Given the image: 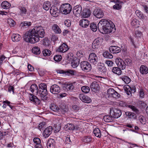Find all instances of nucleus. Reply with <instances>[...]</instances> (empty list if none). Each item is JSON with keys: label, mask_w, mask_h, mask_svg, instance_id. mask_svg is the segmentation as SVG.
<instances>
[{"label": "nucleus", "mask_w": 148, "mask_h": 148, "mask_svg": "<svg viewBox=\"0 0 148 148\" xmlns=\"http://www.w3.org/2000/svg\"><path fill=\"white\" fill-rule=\"evenodd\" d=\"M64 128L66 130H73L75 129V127L74 124L71 123H68L66 125Z\"/></svg>", "instance_id": "58836bf2"}, {"label": "nucleus", "mask_w": 148, "mask_h": 148, "mask_svg": "<svg viewBox=\"0 0 148 148\" xmlns=\"http://www.w3.org/2000/svg\"><path fill=\"white\" fill-rule=\"evenodd\" d=\"M127 107L131 109L136 114H139V110L136 107L132 105L128 104Z\"/></svg>", "instance_id": "de8ad7c7"}, {"label": "nucleus", "mask_w": 148, "mask_h": 148, "mask_svg": "<svg viewBox=\"0 0 148 148\" xmlns=\"http://www.w3.org/2000/svg\"><path fill=\"white\" fill-rule=\"evenodd\" d=\"M113 117L112 115L109 116L108 115H105L104 116L103 119L104 121L107 122H111L113 120Z\"/></svg>", "instance_id": "4c0bfd02"}, {"label": "nucleus", "mask_w": 148, "mask_h": 148, "mask_svg": "<svg viewBox=\"0 0 148 148\" xmlns=\"http://www.w3.org/2000/svg\"><path fill=\"white\" fill-rule=\"evenodd\" d=\"M58 9L56 7L52 6L50 10V13L54 17H56L58 15Z\"/></svg>", "instance_id": "6ab92c4d"}, {"label": "nucleus", "mask_w": 148, "mask_h": 148, "mask_svg": "<svg viewBox=\"0 0 148 148\" xmlns=\"http://www.w3.org/2000/svg\"><path fill=\"white\" fill-rule=\"evenodd\" d=\"M80 64L82 70L85 72H89L91 71L92 69V66L91 64L87 61H83L81 62Z\"/></svg>", "instance_id": "20e7f679"}, {"label": "nucleus", "mask_w": 148, "mask_h": 148, "mask_svg": "<svg viewBox=\"0 0 148 148\" xmlns=\"http://www.w3.org/2000/svg\"><path fill=\"white\" fill-rule=\"evenodd\" d=\"M8 23L10 27H14L16 24V23L15 21L11 18L8 19Z\"/></svg>", "instance_id": "864d4df0"}, {"label": "nucleus", "mask_w": 148, "mask_h": 148, "mask_svg": "<svg viewBox=\"0 0 148 148\" xmlns=\"http://www.w3.org/2000/svg\"><path fill=\"white\" fill-rule=\"evenodd\" d=\"M81 90L83 92L88 93L90 91V89L89 87L87 86H83L82 87Z\"/></svg>", "instance_id": "13d9d810"}, {"label": "nucleus", "mask_w": 148, "mask_h": 148, "mask_svg": "<svg viewBox=\"0 0 148 148\" xmlns=\"http://www.w3.org/2000/svg\"><path fill=\"white\" fill-rule=\"evenodd\" d=\"M103 39L101 37H98L95 39L93 41L92 45V48L94 49L98 50L99 51V49H98L99 47L101 44L103 42ZM97 50L96 51L95 53H97Z\"/></svg>", "instance_id": "39448f33"}, {"label": "nucleus", "mask_w": 148, "mask_h": 148, "mask_svg": "<svg viewBox=\"0 0 148 148\" xmlns=\"http://www.w3.org/2000/svg\"><path fill=\"white\" fill-rule=\"evenodd\" d=\"M103 56L106 58H112L113 57V56L112 54L107 51H105L103 54Z\"/></svg>", "instance_id": "a18cd8bd"}, {"label": "nucleus", "mask_w": 148, "mask_h": 148, "mask_svg": "<svg viewBox=\"0 0 148 148\" xmlns=\"http://www.w3.org/2000/svg\"><path fill=\"white\" fill-rule=\"evenodd\" d=\"M143 7V9L146 13H148V5L145 4L141 5Z\"/></svg>", "instance_id": "774afa93"}, {"label": "nucleus", "mask_w": 148, "mask_h": 148, "mask_svg": "<svg viewBox=\"0 0 148 148\" xmlns=\"http://www.w3.org/2000/svg\"><path fill=\"white\" fill-rule=\"evenodd\" d=\"M60 110H61V111L63 114L64 113L68 110L67 107L63 103H61L60 105Z\"/></svg>", "instance_id": "e433bc0d"}, {"label": "nucleus", "mask_w": 148, "mask_h": 148, "mask_svg": "<svg viewBox=\"0 0 148 148\" xmlns=\"http://www.w3.org/2000/svg\"><path fill=\"white\" fill-rule=\"evenodd\" d=\"M90 86L91 90L93 92H96L99 90V85L98 83L96 81L93 82L91 84Z\"/></svg>", "instance_id": "f8f14e48"}, {"label": "nucleus", "mask_w": 148, "mask_h": 148, "mask_svg": "<svg viewBox=\"0 0 148 148\" xmlns=\"http://www.w3.org/2000/svg\"><path fill=\"white\" fill-rule=\"evenodd\" d=\"M52 29L56 34H60L61 33L62 31L61 29L57 24H54L53 25Z\"/></svg>", "instance_id": "393cba45"}, {"label": "nucleus", "mask_w": 148, "mask_h": 148, "mask_svg": "<svg viewBox=\"0 0 148 148\" xmlns=\"http://www.w3.org/2000/svg\"><path fill=\"white\" fill-rule=\"evenodd\" d=\"M32 51L34 54L36 55L39 54L41 52L40 48L36 46L34 47L33 48Z\"/></svg>", "instance_id": "c9c22d12"}, {"label": "nucleus", "mask_w": 148, "mask_h": 148, "mask_svg": "<svg viewBox=\"0 0 148 148\" xmlns=\"http://www.w3.org/2000/svg\"><path fill=\"white\" fill-rule=\"evenodd\" d=\"M93 15L97 18H100L103 17L104 13L103 10L100 8L95 9L93 11Z\"/></svg>", "instance_id": "6e6552de"}, {"label": "nucleus", "mask_w": 148, "mask_h": 148, "mask_svg": "<svg viewBox=\"0 0 148 148\" xmlns=\"http://www.w3.org/2000/svg\"><path fill=\"white\" fill-rule=\"evenodd\" d=\"M92 140V137L90 136H84L82 139V141L86 143H89L91 142Z\"/></svg>", "instance_id": "f704fd0d"}, {"label": "nucleus", "mask_w": 148, "mask_h": 148, "mask_svg": "<svg viewBox=\"0 0 148 148\" xmlns=\"http://www.w3.org/2000/svg\"><path fill=\"white\" fill-rule=\"evenodd\" d=\"M121 69L118 67H113L112 69V71L114 73L119 75H121L122 73V72Z\"/></svg>", "instance_id": "cd10ccee"}, {"label": "nucleus", "mask_w": 148, "mask_h": 148, "mask_svg": "<svg viewBox=\"0 0 148 148\" xmlns=\"http://www.w3.org/2000/svg\"><path fill=\"white\" fill-rule=\"evenodd\" d=\"M64 88L67 90H73L74 88V86L72 83H66L64 85Z\"/></svg>", "instance_id": "473e14b6"}, {"label": "nucleus", "mask_w": 148, "mask_h": 148, "mask_svg": "<svg viewBox=\"0 0 148 148\" xmlns=\"http://www.w3.org/2000/svg\"><path fill=\"white\" fill-rule=\"evenodd\" d=\"M139 92L140 97L142 98H144L145 94L142 88H140L139 90Z\"/></svg>", "instance_id": "0e129e2a"}, {"label": "nucleus", "mask_w": 148, "mask_h": 148, "mask_svg": "<svg viewBox=\"0 0 148 148\" xmlns=\"http://www.w3.org/2000/svg\"><path fill=\"white\" fill-rule=\"evenodd\" d=\"M112 21H108L105 19H102L98 24V28L100 32L103 34H107L114 32L115 29L112 24Z\"/></svg>", "instance_id": "f03ea898"}, {"label": "nucleus", "mask_w": 148, "mask_h": 148, "mask_svg": "<svg viewBox=\"0 0 148 148\" xmlns=\"http://www.w3.org/2000/svg\"><path fill=\"white\" fill-rule=\"evenodd\" d=\"M18 8L19 10V13L20 15L23 16L26 14L27 10L25 7L22 6H19V7Z\"/></svg>", "instance_id": "c756f323"}, {"label": "nucleus", "mask_w": 148, "mask_h": 148, "mask_svg": "<svg viewBox=\"0 0 148 148\" xmlns=\"http://www.w3.org/2000/svg\"><path fill=\"white\" fill-rule=\"evenodd\" d=\"M98 69L99 71L102 73H105L107 71V69L102 63H100L98 66Z\"/></svg>", "instance_id": "5701e85b"}, {"label": "nucleus", "mask_w": 148, "mask_h": 148, "mask_svg": "<svg viewBox=\"0 0 148 148\" xmlns=\"http://www.w3.org/2000/svg\"><path fill=\"white\" fill-rule=\"evenodd\" d=\"M62 57L60 55H56L53 58L54 60L57 62H59L61 60Z\"/></svg>", "instance_id": "052dcab7"}, {"label": "nucleus", "mask_w": 148, "mask_h": 148, "mask_svg": "<svg viewBox=\"0 0 148 148\" xmlns=\"http://www.w3.org/2000/svg\"><path fill=\"white\" fill-rule=\"evenodd\" d=\"M82 6L79 5H77L73 8V13L77 17L80 16L82 12Z\"/></svg>", "instance_id": "1a4fd4ad"}, {"label": "nucleus", "mask_w": 148, "mask_h": 148, "mask_svg": "<svg viewBox=\"0 0 148 148\" xmlns=\"http://www.w3.org/2000/svg\"><path fill=\"white\" fill-rule=\"evenodd\" d=\"M140 71L142 74H147L148 73V68L144 65H142L140 67Z\"/></svg>", "instance_id": "bb28decb"}, {"label": "nucleus", "mask_w": 148, "mask_h": 148, "mask_svg": "<svg viewBox=\"0 0 148 148\" xmlns=\"http://www.w3.org/2000/svg\"><path fill=\"white\" fill-rule=\"evenodd\" d=\"M88 60L90 62L94 65L97 64L98 62V59L95 53H90L88 57Z\"/></svg>", "instance_id": "0eeeda50"}, {"label": "nucleus", "mask_w": 148, "mask_h": 148, "mask_svg": "<svg viewBox=\"0 0 148 148\" xmlns=\"http://www.w3.org/2000/svg\"><path fill=\"white\" fill-rule=\"evenodd\" d=\"M90 27L91 30L93 32H95L97 30V25L94 23H93L90 24Z\"/></svg>", "instance_id": "4d7b16f0"}, {"label": "nucleus", "mask_w": 148, "mask_h": 148, "mask_svg": "<svg viewBox=\"0 0 148 148\" xmlns=\"http://www.w3.org/2000/svg\"><path fill=\"white\" fill-rule=\"evenodd\" d=\"M43 54L44 56H49L51 54V51L49 49H45L42 51Z\"/></svg>", "instance_id": "5fc2aeb1"}, {"label": "nucleus", "mask_w": 148, "mask_h": 148, "mask_svg": "<svg viewBox=\"0 0 148 148\" xmlns=\"http://www.w3.org/2000/svg\"><path fill=\"white\" fill-rule=\"evenodd\" d=\"M79 98L81 101L85 103H89L91 101L90 98L86 95H84L82 94L80 95Z\"/></svg>", "instance_id": "a211bd4d"}, {"label": "nucleus", "mask_w": 148, "mask_h": 148, "mask_svg": "<svg viewBox=\"0 0 148 148\" xmlns=\"http://www.w3.org/2000/svg\"><path fill=\"white\" fill-rule=\"evenodd\" d=\"M46 126V123L45 122H42L40 123L38 125L37 128L40 131L41 130H43V129L45 128Z\"/></svg>", "instance_id": "37998d69"}, {"label": "nucleus", "mask_w": 148, "mask_h": 148, "mask_svg": "<svg viewBox=\"0 0 148 148\" xmlns=\"http://www.w3.org/2000/svg\"><path fill=\"white\" fill-rule=\"evenodd\" d=\"M89 24V21L86 19H82L80 21L79 25L83 27H87Z\"/></svg>", "instance_id": "4be33fe9"}, {"label": "nucleus", "mask_w": 148, "mask_h": 148, "mask_svg": "<svg viewBox=\"0 0 148 148\" xmlns=\"http://www.w3.org/2000/svg\"><path fill=\"white\" fill-rule=\"evenodd\" d=\"M94 134L96 136L100 138L101 136V133L100 130L98 128H95L93 130Z\"/></svg>", "instance_id": "72a5a7b5"}, {"label": "nucleus", "mask_w": 148, "mask_h": 148, "mask_svg": "<svg viewBox=\"0 0 148 148\" xmlns=\"http://www.w3.org/2000/svg\"><path fill=\"white\" fill-rule=\"evenodd\" d=\"M120 78L126 84L129 83L131 81L130 79L127 76L124 75L121 77Z\"/></svg>", "instance_id": "a19ab883"}, {"label": "nucleus", "mask_w": 148, "mask_h": 148, "mask_svg": "<svg viewBox=\"0 0 148 148\" xmlns=\"http://www.w3.org/2000/svg\"><path fill=\"white\" fill-rule=\"evenodd\" d=\"M69 49L68 46L65 43H63L58 49L57 51L62 53L66 51Z\"/></svg>", "instance_id": "f3484780"}, {"label": "nucleus", "mask_w": 148, "mask_h": 148, "mask_svg": "<svg viewBox=\"0 0 148 148\" xmlns=\"http://www.w3.org/2000/svg\"><path fill=\"white\" fill-rule=\"evenodd\" d=\"M123 3H117L116 4L114 5L113 8L114 9L119 10L121 9L122 8V4Z\"/></svg>", "instance_id": "8fccbe9b"}, {"label": "nucleus", "mask_w": 148, "mask_h": 148, "mask_svg": "<svg viewBox=\"0 0 148 148\" xmlns=\"http://www.w3.org/2000/svg\"><path fill=\"white\" fill-rule=\"evenodd\" d=\"M29 90L32 93L35 91L36 95L38 94V89L37 86L35 84H32Z\"/></svg>", "instance_id": "b1692460"}, {"label": "nucleus", "mask_w": 148, "mask_h": 148, "mask_svg": "<svg viewBox=\"0 0 148 148\" xmlns=\"http://www.w3.org/2000/svg\"><path fill=\"white\" fill-rule=\"evenodd\" d=\"M91 12L88 9L84 8L82 13L81 15L84 18H88L90 15Z\"/></svg>", "instance_id": "412c9836"}, {"label": "nucleus", "mask_w": 148, "mask_h": 148, "mask_svg": "<svg viewBox=\"0 0 148 148\" xmlns=\"http://www.w3.org/2000/svg\"><path fill=\"white\" fill-rule=\"evenodd\" d=\"M115 62L119 67L122 70L124 69L125 68V64L124 61L120 58H117L116 59Z\"/></svg>", "instance_id": "ddd939ff"}, {"label": "nucleus", "mask_w": 148, "mask_h": 148, "mask_svg": "<svg viewBox=\"0 0 148 148\" xmlns=\"http://www.w3.org/2000/svg\"><path fill=\"white\" fill-rule=\"evenodd\" d=\"M125 114L130 118L136 119V117L135 114L133 112H127L125 113Z\"/></svg>", "instance_id": "49530a36"}, {"label": "nucleus", "mask_w": 148, "mask_h": 148, "mask_svg": "<svg viewBox=\"0 0 148 148\" xmlns=\"http://www.w3.org/2000/svg\"><path fill=\"white\" fill-rule=\"evenodd\" d=\"M38 95L40 97L42 100L45 101L47 100L48 97L47 96V90H38Z\"/></svg>", "instance_id": "9d476101"}, {"label": "nucleus", "mask_w": 148, "mask_h": 148, "mask_svg": "<svg viewBox=\"0 0 148 148\" xmlns=\"http://www.w3.org/2000/svg\"><path fill=\"white\" fill-rule=\"evenodd\" d=\"M50 108L51 110L55 112H59L60 110V108L58 106L54 103L51 104Z\"/></svg>", "instance_id": "7c9ffc66"}, {"label": "nucleus", "mask_w": 148, "mask_h": 148, "mask_svg": "<svg viewBox=\"0 0 148 148\" xmlns=\"http://www.w3.org/2000/svg\"><path fill=\"white\" fill-rule=\"evenodd\" d=\"M72 9V6L69 3H64L62 4L60 8V11L63 14L66 15L71 12Z\"/></svg>", "instance_id": "7ed1b4c3"}, {"label": "nucleus", "mask_w": 148, "mask_h": 148, "mask_svg": "<svg viewBox=\"0 0 148 148\" xmlns=\"http://www.w3.org/2000/svg\"><path fill=\"white\" fill-rule=\"evenodd\" d=\"M45 33L42 27L40 26H35L31 31L25 33L23 37L25 41L31 43H34L39 40L40 37H43Z\"/></svg>", "instance_id": "f257e3e1"}, {"label": "nucleus", "mask_w": 148, "mask_h": 148, "mask_svg": "<svg viewBox=\"0 0 148 148\" xmlns=\"http://www.w3.org/2000/svg\"><path fill=\"white\" fill-rule=\"evenodd\" d=\"M138 120L140 123L143 124H144L146 122L145 119L143 116L141 115H140L139 116Z\"/></svg>", "instance_id": "e2e57ef3"}, {"label": "nucleus", "mask_w": 148, "mask_h": 148, "mask_svg": "<svg viewBox=\"0 0 148 148\" xmlns=\"http://www.w3.org/2000/svg\"><path fill=\"white\" fill-rule=\"evenodd\" d=\"M124 62L125 64V66L126 65L128 66H130L132 64V60L128 58H126Z\"/></svg>", "instance_id": "bf43d9fd"}, {"label": "nucleus", "mask_w": 148, "mask_h": 148, "mask_svg": "<svg viewBox=\"0 0 148 148\" xmlns=\"http://www.w3.org/2000/svg\"><path fill=\"white\" fill-rule=\"evenodd\" d=\"M137 16L140 19H145V17L142 13L140 10H137L135 12Z\"/></svg>", "instance_id": "79ce46f5"}, {"label": "nucleus", "mask_w": 148, "mask_h": 148, "mask_svg": "<svg viewBox=\"0 0 148 148\" xmlns=\"http://www.w3.org/2000/svg\"><path fill=\"white\" fill-rule=\"evenodd\" d=\"M50 91L53 94H57L60 91V86L57 85H53L50 87Z\"/></svg>", "instance_id": "9b49d317"}, {"label": "nucleus", "mask_w": 148, "mask_h": 148, "mask_svg": "<svg viewBox=\"0 0 148 148\" xmlns=\"http://www.w3.org/2000/svg\"><path fill=\"white\" fill-rule=\"evenodd\" d=\"M53 130L52 127L50 126L45 129L43 133V135L45 138H48L51 134Z\"/></svg>", "instance_id": "2eb2a0df"}, {"label": "nucleus", "mask_w": 148, "mask_h": 148, "mask_svg": "<svg viewBox=\"0 0 148 148\" xmlns=\"http://www.w3.org/2000/svg\"><path fill=\"white\" fill-rule=\"evenodd\" d=\"M120 96V94L118 93L116 91H114V93H112L109 97H113L114 98L118 99Z\"/></svg>", "instance_id": "6e6d98bb"}, {"label": "nucleus", "mask_w": 148, "mask_h": 148, "mask_svg": "<svg viewBox=\"0 0 148 148\" xmlns=\"http://www.w3.org/2000/svg\"><path fill=\"white\" fill-rule=\"evenodd\" d=\"M124 88L125 92L128 95H130L131 94V88L129 86L126 85L124 86Z\"/></svg>", "instance_id": "3c124183"}, {"label": "nucleus", "mask_w": 148, "mask_h": 148, "mask_svg": "<svg viewBox=\"0 0 148 148\" xmlns=\"http://www.w3.org/2000/svg\"><path fill=\"white\" fill-rule=\"evenodd\" d=\"M47 145V148H56L55 140L52 139H49L48 141Z\"/></svg>", "instance_id": "aec40b11"}, {"label": "nucleus", "mask_w": 148, "mask_h": 148, "mask_svg": "<svg viewBox=\"0 0 148 148\" xmlns=\"http://www.w3.org/2000/svg\"><path fill=\"white\" fill-rule=\"evenodd\" d=\"M79 63V60L78 59H76L72 60L71 62V66L73 68L77 67Z\"/></svg>", "instance_id": "2f4dec72"}, {"label": "nucleus", "mask_w": 148, "mask_h": 148, "mask_svg": "<svg viewBox=\"0 0 148 148\" xmlns=\"http://www.w3.org/2000/svg\"><path fill=\"white\" fill-rule=\"evenodd\" d=\"M11 38L13 42H17L20 40L21 36L18 34H13Z\"/></svg>", "instance_id": "c85d7f7f"}, {"label": "nucleus", "mask_w": 148, "mask_h": 148, "mask_svg": "<svg viewBox=\"0 0 148 148\" xmlns=\"http://www.w3.org/2000/svg\"><path fill=\"white\" fill-rule=\"evenodd\" d=\"M51 4L48 1L45 2L43 6V8L46 10H48L50 7Z\"/></svg>", "instance_id": "c03bdc74"}, {"label": "nucleus", "mask_w": 148, "mask_h": 148, "mask_svg": "<svg viewBox=\"0 0 148 148\" xmlns=\"http://www.w3.org/2000/svg\"><path fill=\"white\" fill-rule=\"evenodd\" d=\"M127 107L131 109L136 114H139V110L136 107L132 105L128 104Z\"/></svg>", "instance_id": "09e8293b"}, {"label": "nucleus", "mask_w": 148, "mask_h": 148, "mask_svg": "<svg viewBox=\"0 0 148 148\" xmlns=\"http://www.w3.org/2000/svg\"><path fill=\"white\" fill-rule=\"evenodd\" d=\"M117 103L119 107H127L128 105V103L123 101H119Z\"/></svg>", "instance_id": "ea45409f"}, {"label": "nucleus", "mask_w": 148, "mask_h": 148, "mask_svg": "<svg viewBox=\"0 0 148 148\" xmlns=\"http://www.w3.org/2000/svg\"><path fill=\"white\" fill-rule=\"evenodd\" d=\"M39 89L38 90H47V85L45 83L40 84L38 86Z\"/></svg>", "instance_id": "603ef678"}, {"label": "nucleus", "mask_w": 148, "mask_h": 148, "mask_svg": "<svg viewBox=\"0 0 148 148\" xmlns=\"http://www.w3.org/2000/svg\"><path fill=\"white\" fill-rule=\"evenodd\" d=\"M110 115H112L114 118H118L122 114L121 110L116 108H112L110 109Z\"/></svg>", "instance_id": "423d86ee"}, {"label": "nucleus", "mask_w": 148, "mask_h": 148, "mask_svg": "<svg viewBox=\"0 0 148 148\" xmlns=\"http://www.w3.org/2000/svg\"><path fill=\"white\" fill-rule=\"evenodd\" d=\"M109 49L110 51L113 53H119L121 51V49L119 47L115 46L110 47Z\"/></svg>", "instance_id": "dca6fc26"}, {"label": "nucleus", "mask_w": 148, "mask_h": 148, "mask_svg": "<svg viewBox=\"0 0 148 148\" xmlns=\"http://www.w3.org/2000/svg\"><path fill=\"white\" fill-rule=\"evenodd\" d=\"M43 44L46 46H49L50 45V42L47 38H45L43 39Z\"/></svg>", "instance_id": "680f3d73"}, {"label": "nucleus", "mask_w": 148, "mask_h": 148, "mask_svg": "<svg viewBox=\"0 0 148 148\" xmlns=\"http://www.w3.org/2000/svg\"><path fill=\"white\" fill-rule=\"evenodd\" d=\"M64 23L65 25L67 27H70L71 24V21L69 19L65 20L64 21Z\"/></svg>", "instance_id": "338daca9"}, {"label": "nucleus", "mask_w": 148, "mask_h": 148, "mask_svg": "<svg viewBox=\"0 0 148 148\" xmlns=\"http://www.w3.org/2000/svg\"><path fill=\"white\" fill-rule=\"evenodd\" d=\"M33 141L36 144V145H41L40 144L41 140L39 138H35L33 139Z\"/></svg>", "instance_id": "69168bd1"}, {"label": "nucleus", "mask_w": 148, "mask_h": 148, "mask_svg": "<svg viewBox=\"0 0 148 148\" xmlns=\"http://www.w3.org/2000/svg\"><path fill=\"white\" fill-rule=\"evenodd\" d=\"M1 6L2 8L5 9H8L11 6V3L8 1H4L1 3Z\"/></svg>", "instance_id": "a878e982"}, {"label": "nucleus", "mask_w": 148, "mask_h": 148, "mask_svg": "<svg viewBox=\"0 0 148 148\" xmlns=\"http://www.w3.org/2000/svg\"><path fill=\"white\" fill-rule=\"evenodd\" d=\"M29 98L30 101L34 103L36 105H39L40 103V101L36 96L34 95L33 94H29Z\"/></svg>", "instance_id": "4468645a"}]
</instances>
